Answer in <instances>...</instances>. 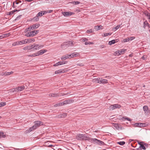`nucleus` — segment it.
<instances>
[{"label":"nucleus","instance_id":"obj_64","mask_svg":"<svg viewBox=\"0 0 150 150\" xmlns=\"http://www.w3.org/2000/svg\"><path fill=\"white\" fill-rule=\"evenodd\" d=\"M105 77L108 79H110V77L109 76H106Z\"/></svg>","mask_w":150,"mask_h":150},{"label":"nucleus","instance_id":"obj_39","mask_svg":"<svg viewBox=\"0 0 150 150\" xmlns=\"http://www.w3.org/2000/svg\"><path fill=\"white\" fill-rule=\"evenodd\" d=\"M111 34V33H104L103 35H102V36L103 37H105L108 36L110 35Z\"/></svg>","mask_w":150,"mask_h":150},{"label":"nucleus","instance_id":"obj_24","mask_svg":"<svg viewBox=\"0 0 150 150\" xmlns=\"http://www.w3.org/2000/svg\"><path fill=\"white\" fill-rule=\"evenodd\" d=\"M45 12H44V11H42L40 12H39L37 15L38 17H41L43 15L45 14Z\"/></svg>","mask_w":150,"mask_h":150},{"label":"nucleus","instance_id":"obj_43","mask_svg":"<svg viewBox=\"0 0 150 150\" xmlns=\"http://www.w3.org/2000/svg\"><path fill=\"white\" fill-rule=\"evenodd\" d=\"M39 20V17L36 15V16L35 17L33 18V20L34 21H38Z\"/></svg>","mask_w":150,"mask_h":150},{"label":"nucleus","instance_id":"obj_5","mask_svg":"<svg viewBox=\"0 0 150 150\" xmlns=\"http://www.w3.org/2000/svg\"><path fill=\"white\" fill-rule=\"evenodd\" d=\"M25 89V86H22L12 89H11V91L13 92H14L15 91L18 92L22 91Z\"/></svg>","mask_w":150,"mask_h":150},{"label":"nucleus","instance_id":"obj_40","mask_svg":"<svg viewBox=\"0 0 150 150\" xmlns=\"http://www.w3.org/2000/svg\"><path fill=\"white\" fill-rule=\"evenodd\" d=\"M6 105V103L5 102H1L0 103V107H2Z\"/></svg>","mask_w":150,"mask_h":150},{"label":"nucleus","instance_id":"obj_1","mask_svg":"<svg viewBox=\"0 0 150 150\" xmlns=\"http://www.w3.org/2000/svg\"><path fill=\"white\" fill-rule=\"evenodd\" d=\"M47 51V50H41L35 53L28 55L27 56L28 57H35L38 56L43 54Z\"/></svg>","mask_w":150,"mask_h":150},{"label":"nucleus","instance_id":"obj_21","mask_svg":"<svg viewBox=\"0 0 150 150\" xmlns=\"http://www.w3.org/2000/svg\"><path fill=\"white\" fill-rule=\"evenodd\" d=\"M100 78H97L94 79L92 80V82L93 83H100Z\"/></svg>","mask_w":150,"mask_h":150},{"label":"nucleus","instance_id":"obj_2","mask_svg":"<svg viewBox=\"0 0 150 150\" xmlns=\"http://www.w3.org/2000/svg\"><path fill=\"white\" fill-rule=\"evenodd\" d=\"M75 43V42L73 41L65 42L61 45V47L63 49H66L69 46L74 45Z\"/></svg>","mask_w":150,"mask_h":150},{"label":"nucleus","instance_id":"obj_14","mask_svg":"<svg viewBox=\"0 0 150 150\" xmlns=\"http://www.w3.org/2000/svg\"><path fill=\"white\" fill-rule=\"evenodd\" d=\"M126 51V50L125 49H122L116 51V54H117L118 55H120L123 54Z\"/></svg>","mask_w":150,"mask_h":150},{"label":"nucleus","instance_id":"obj_28","mask_svg":"<svg viewBox=\"0 0 150 150\" xmlns=\"http://www.w3.org/2000/svg\"><path fill=\"white\" fill-rule=\"evenodd\" d=\"M36 129L35 127H33V126L30 128L29 129H27L25 131L26 133L30 132L32 130Z\"/></svg>","mask_w":150,"mask_h":150},{"label":"nucleus","instance_id":"obj_22","mask_svg":"<svg viewBox=\"0 0 150 150\" xmlns=\"http://www.w3.org/2000/svg\"><path fill=\"white\" fill-rule=\"evenodd\" d=\"M108 83V80L105 79H103L102 78H100V84H106Z\"/></svg>","mask_w":150,"mask_h":150},{"label":"nucleus","instance_id":"obj_32","mask_svg":"<svg viewBox=\"0 0 150 150\" xmlns=\"http://www.w3.org/2000/svg\"><path fill=\"white\" fill-rule=\"evenodd\" d=\"M18 11L17 9L14 10L10 12H8L7 13V15H12L13 13L16 11Z\"/></svg>","mask_w":150,"mask_h":150},{"label":"nucleus","instance_id":"obj_36","mask_svg":"<svg viewBox=\"0 0 150 150\" xmlns=\"http://www.w3.org/2000/svg\"><path fill=\"white\" fill-rule=\"evenodd\" d=\"M120 27V25H117L116 27L113 28H112V30H113L114 31H115L116 30H117L118 29H119V28Z\"/></svg>","mask_w":150,"mask_h":150},{"label":"nucleus","instance_id":"obj_52","mask_svg":"<svg viewBox=\"0 0 150 150\" xmlns=\"http://www.w3.org/2000/svg\"><path fill=\"white\" fill-rule=\"evenodd\" d=\"M6 71L5 72H3L1 73L0 75L2 76H6Z\"/></svg>","mask_w":150,"mask_h":150},{"label":"nucleus","instance_id":"obj_23","mask_svg":"<svg viewBox=\"0 0 150 150\" xmlns=\"http://www.w3.org/2000/svg\"><path fill=\"white\" fill-rule=\"evenodd\" d=\"M118 41V39L113 40L110 41L109 42L108 44L109 45H111L112 44H114Z\"/></svg>","mask_w":150,"mask_h":150},{"label":"nucleus","instance_id":"obj_8","mask_svg":"<svg viewBox=\"0 0 150 150\" xmlns=\"http://www.w3.org/2000/svg\"><path fill=\"white\" fill-rule=\"evenodd\" d=\"M138 144L140 145L139 148L140 150H142V149L145 150L146 149V147H148V145L147 144H143V143L142 142H140Z\"/></svg>","mask_w":150,"mask_h":150},{"label":"nucleus","instance_id":"obj_46","mask_svg":"<svg viewBox=\"0 0 150 150\" xmlns=\"http://www.w3.org/2000/svg\"><path fill=\"white\" fill-rule=\"evenodd\" d=\"M118 144L121 145H123L125 144V142H118Z\"/></svg>","mask_w":150,"mask_h":150},{"label":"nucleus","instance_id":"obj_57","mask_svg":"<svg viewBox=\"0 0 150 150\" xmlns=\"http://www.w3.org/2000/svg\"><path fill=\"white\" fill-rule=\"evenodd\" d=\"M80 11L79 9L78 8L76 9L74 11V12H76L77 13L79 12Z\"/></svg>","mask_w":150,"mask_h":150},{"label":"nucleus","instance_id":"obj_48","mask_svg":"<svg viewBox=\"0 0 150 150\" xmlns=\"http://www.w3.org/2000/svg\"><path fill=\"white\" fill-rule=\"evenodd\" d=\"M128 40L129 41H132L133 40H134L135 38V37H131L130 38H128Z\"/></svg>","mask_w":150,"mask_h":150},{"label":"nucleus","instance_id":"obj_35","mask_svg":"<svg viewBox=\"0 0 150 150\" xmlns=\"http://www.w3.org/2000/svg\"><path fill=\"white\" fill-rule=\"evenodd\" d=\"M121 119L123 120H127L128 121H129L130 122H131L132 120V119L127 117H123Z\"/></svg>","mask_w":150,"mask_h":150},{"label":"nucleus","instance_id":"obj_6","mask_svg":"<svg viewBox=\"0 0 150 150\" xmlns=\"http://www.w3.org/2000/svg\"><path fill=\"white\" fill-rule=\"evenodd\" d=\"M121 107V105L118 104H115L111 105L108 108L109 110H111L116 108H120Z\"/></svg>","mask_w":150,"mask_h":150},{"label":"nucleus","instance_id":"obj_15","mask_svg":"<svg viewBox=\"0 0 150 150\" xmlns=\"http://www.w3.org/2000/svg\"><path fill=\"white\" fill-rule=\"evenodd\" d=\"M43 47V46L41 45H39L38 44H34L33 49V50H39L40 48L42 47Z\"/></svg>","mask_w":150,"mask_h":150},{"label":"nucleus","instance_id":"obj_56","mask_svg":"<svg viewBox=\"0 0 150 150\" xmlns=\"http://www.w3.org/2000/svg\"><path fill=\"white\" fill-rule=\"evenodd\" d=\"M77 65L81 67H83L84 66V64L82 63H79L77 64Z\"/></svg>","mask_w":150,"mask_h":150},{"label":"nucleus","instance_id":"obj_60","mask_svg":"<svg viewBox=\"0 0 150 150\" xmlns=\"http://www.w3.org/2000/svg\"><path fill=\"white\" fill-rule=\"evenodd\" d=\"M87 40H88L86 38H83V39L82 40V41L83 42H85L86 41H87Z\"/></svg>","mask_w":150,"mask_h":150},{"label":"nucleus","instance_id":"obj_59","mask_svg":"<svg viewBox=\"0 0 150 150\" xmlns=\"http://www.w3.org/2000/svg\"><path fill=\"white\" fill-rule=\"evenodd\" d=\"M146 58V57L145 56H143L142 57V59L143 60H145Z\"/></svg>","mask_w":150,"mask_h":150},{"label":"nucleus","instance_id":"obj_42","mask_svg":"<svg viewBox=\"0 0 150 150\" xmlns=\"http://www.w3.org/2000/svg\"><path fill=\"white\" fill-rule=\"evenodd\" d=\"M93 29H91L88 30L86 31V32L88 33H93Z\"/></svg>","mask_w":150,"mask_h":150},{"label":"nucleus","instance_id":"obj_34","mask_svg":"<svg viewBox=\"0 0 150 150\" xmlns=\"http://www.w3.org/2000/svg\"><path fill=\"white\" fill-rule=\"evenodd\" d=\"M57 94L54 93H50L49 94V96L50 97H55L58 96Z\"/></svg>","mask_w":150,"mask_h":150},{"label":"nucleus","instance_id":"obj_45","mask_svg":"<svg viewBox=\"0 0 150 150\" xmlns=\"http://www.w3.org/2000/svg\"><path fill=\"white\" fill-rule=\"evenodd\" d=\"M60 62V64L61 65L64 64H66L68 62L67 61H62V62Z\"/></svg>","mask_w":150,"mask_h":150},{"label":"nucleus","instance_id":"obj_63","mask_svg":"<svg viewBox=\"0 0 150 150\" xmlns=\"http://www.w3.org/2000/svg\"><path fill=\"white\" fill-rule=\"evenodd\" d=\"M27 47V46H26L25 47H24L23 48V49L24 50H28V47Z\"/></svg>","mask_w":150,"mask_h":150},{"label":"nucleus","instance_id":"obj_13","mask_svg":"<svg viewBox=\"0 0 150 150\" xmlns=\"http://www.w3.org/2000/svg\"><path fill=\"white\" fill-rule=\"evenodd\" d=\"M67 71L65 69H60L56 71L55 72V74H59L67 72Z\"/></svg>","mask_w":150,"mask_h":150},{"label":"nucleus","instance_id":"obj_10","mask_svg":"<svg viewBox=\"0 0 150 150\" xmlns=\"http://www.w3.org/2000/svg\"><path fill=\"white\" fill-rule=\"evenodd\" d=\"M112 125L116 129L119 130L122 129V127L121 126V125L118 123H113Z\"/></svg>","mask_w":150,"mask_h":150},{"label":"nucleus","instance_id":"obj_53","mask_svg":"<svg viewBox=\"0 0 150 150\" xmlns=\"http://www.w3.org/2000/svg\"><path fill=\"white\" fill-rule=\"evenodd\" d=\"M52 11V10H49L46 11H44V12H45V14L47 13H51Z\"/></svg>","mask_w":150,"mask_h":150},{"label":"nucleus","instance_id":"obj_55","mask_svg":"<svg viewBox=\"0 0 150 150\" xmlns=\"http://www.w3.org/2000/svg\"><path fill=\"white\" fill-rule=\"evenodd\" d=\"M34 32H35V36L37 34H38L39 33V30H34Z\"/></svg>","mask_w":150,"mask_h":150},{"label":"nucleus","instance_id":"obj_7","mask_svg":"<svg viewBox=\"0 0 150 150\" xmlns=\"http://www.w3.org/2000/svg\"><path fill=\"white\" fill-rule=\"evenodd\" d=\"M21 2V1L19 0H16L13 2L12 7L14 8H17Z\"/></svg>","mask_w":150,"mask_h":150},{"label":"nucleus","instance_id":"obj_17","mask_svg":"<svg viewBox=\"0 0 150 150\" xmlns=\"http://www.w3.org/2000/svg\"><path fill=\"white\" fill-rule=\"evenodd\" d=\"M71 56L70 54H67L64 55L63 56L61 57V59L62 60H65L69 58Z\"/></svg>","mask_w":150,"mask_h":150},{"label":"nucleus","instance_id":"obj_38","mask_svg":"<svg viewBox=\"0 0 150 150\" xmlns=\"http://www.w3.org/2000/svg\"><path fill=\"white\" fill-rule=\"evenodd\" d=\"M11 34L10 33H6L5 34H3V37L4 38L8 37Z\"/></svg>","mask_w":150,"mask_h":150},{"label":"nucleus","instance_id":"obj_11","mask_svg":"<svg viewBox=\"0 0 150 150\" xmlns=\"http://www.w3.org/2000/svg\"><path fill=\"white\" fill-rule=\"evenodd\" d=\"M143 110L144 112V113L146 114H148L150 113V110L148 107L147 105H145L143 107Z\"/></svg>","mask_w":150,"mask_h":150},{"label":"nucleus","instance_id":"obj_49","mask_svg":"<svg viewBox=\"0 0 150 150\" xmlns=\"http://www.w3.org/2000/svg\"><path fill=\"white\" fill-rule=\"evenodd\" d=\"M145 15L148 17L149 19L150 20V13H147L145 14Z\"/></svg>","mask_w":150,"mask_h":150},{"label":"nucleus","instance_id":"obj_26","mask_svg":"<svg viewBox=\"0 0 150 150\" xmlns=\"http://www.w3.org/2000/svg\"><path fill=\"white\" fill-rule=\"evenodd\" d=\"M67 116V114L66 113H62L59 114L58 117L59 118H63Z\"/></svg>","mask_w":150,"mask_h":150},{"label":"nucleus","instance_id":"obj_3","mask_svg":"<svg viewBox=\"0 0 150 150\" xmlns=\"http://www.w3.org/2000/svg\"><path fill=\"white\" fill-rule=\"evenodd\" d=\"M88 140L94 144H98L100 145H103L104 143L103 142L98 140L96 138H88Z\"/></svg>","mask_w":150,"mask_h":150},{"label":"nucleus","instance_id":"obj_25","mask_svg":"<svg viewBox=\"0 0 150 150\" xmlns=\"http://www.w3.org/2000/svg\"><path fill=\"white\" fill-rule=\"evenodd\" d=\"M79 55V53H73L71 54H70V55L71 56L70 57V58H73L74 57H76L78 55Z\"/></svg>","mask_w":150,"mask_h":150},{"label":"nucleus","instance_id":"obj_31","mask_svg":"<svg viewBox=\"0 0 150 150\" xmlns=\"http://www.w3.org/2000/svg\"><path fill=\"white\" fill-rule=\"evenodd\" d=\"M26 40V39H25L24 40H23L19 41V42L20 43V45H22L26 44L27 43Z\"/></svg>","mask_w":150,"mask_h":150},{"label":"nucleus","instance_id":"obj_29","mask_svg":"<svg viewBox=\"0 0 150 150\" xmlns=\"http://www.w3.org/2000/svg\"><path fill=\"white\" fill-rule=\"evenodd\" d=\"M36 129L35 127H33V126L30 128L29 129H27L25 131L26 133L30 132L32 130Z\"/></svg>","mask_w":150,"mask_h":150},{"label":"nucleus","instance_id":"obj_19","mask_svg":"<svg viewBox=\"0 0 150 150\" xmlns=\"http://www.w3.org/2000/svg\"><path fill=\"white\" fill-rule=\"evenodd\" d=\"M26 43H29L32 42H35V40L34 38H29L28 39H26Z\"/></svg>","mask_w":150,"mask_h":150},{"label":"nucleus","instance_id":"obj_51","mask_svg":"<svg viewBox=\"0 0 150 150\" xmlns=\"http://www.w3.org/2000/svg\"><path fill=\"white\" fill-rule=\"evenodd\" d=\"M73 3L75 5H77L79 4L80 3V2L78 1H74L73 2Z\"/></svg>","mask_w":150,"mask_h":150},{"label":"nucleus","instance_id":"obj_37","mask_svg":"<svg viewBox=\"0 0 150 150\" xmlns=\"http://www.w3.org/2000/svg\"><path fill=\"white\" fill-rule=\"evenodd\" d=\"M63 105L62 104V102H59V103H58L57 104H56L54 105V107H57V106H59Z\"/></svg>","mask_w":150,"mask_h":150},{"label":"nucleus","instance_id":"obj_61","mask_svg":"<svg viewBox=\"0 0 150 150\" xmlns=\"http://www.w3.org/2000/svg\"><path fill=\"white\" fill-rule=\"evenodd\" d=\"M30 46L31 47L30 48H31V49H33V47H34V44L33 45H30Z\"/></svg>","mask_w":150,"mask_h":150},{"label":"nucleus","instance_id":"obj_41","mask_svg":"<svg viewBox=\"0 0 150 150\" xmlns=\"http://www.w3.org/2000/svg\"><path fill=\"white\" fill-rule=\"evenodd\" d=\"M20 45V43L19 42V41L14 42L12 44V45L13 46H16V45Z\"/></svg>","mask_w":150,"mask_h":150},{"label":"nucleus","instance_id":"obj_33","mask_svg":"<svg viewBox=\"0 0 150 150\" xmlns=\"http://www.w3.org/2000/svg\"><path fill=\"white\" fill-rule=\"evenodd\" d=\"M147 26L148 27V28H150L148 23L147 21L144 22L143 26L144 28H145Z\"/></svg>","mask_w":150,"mask_h":150},{"label":"nucleus","instance_id":"obj_44","mask_svg":"<svg viewBox=\"0 0 150 150\" xmlns=\"http://www.w3.org/2000/svg\"><path fill=\"white\" fill-rule=\"evenodd\" d=\"M6 137V135L4 134V133L0 132V138H5Z\"/></svg>","mask_w":150,"mask_h":150},{"label":"nucleus","instance_id":"obj_50","mask_svg":"<svg viewBox=\"0 0 150 150\" xmlns=\"http://www.w3.org/2000/svg\"><path fill=\"white\" fill-rule=\"evenodd\" d=\"M60 62H58L57 63H56V64H54V66H59V65H60Z\"/></svg>","mask_w":150,"mask_h":150},{"label":"nucleus","instance_id":"obj_9","mask_svg":"<svg viewBox=\"0 0 150 150\" xmlns=\"http://www.w3.org/2000/svg\"><path fill=\"white\" fill-rule=\"evenodd\" d=\"M40 26V25L39 24H36L34 25H33L32 26H31L28 28H27V31H28V30L29 31L30 29H32V30H33L34 29L37 28H38Z\"/></svg>","mask_w":150,"mask_h":150},{"label":"nucleus","instance_id":"obj_47","mask_svg":"<svg viewBox=\"0 0 150 150\" xmlns=\"http://www.w3.org/2000/svg\"><path fill=\"white\" fill-rule=\"evenodd\" d=\"M93 42H85V45H87L89 44H93Z\"/></svg>","mask_w":150,"mask_h":150},{"label":"nucleus","instance_id":"obj_54","mask_svg":"<svg viewBox=\"0 0 150 150\" xmlns=\"http://www.w3.org/2000/svg\"><path fill=\"white\" fill-rule=\"evenodd\" d=\"M123 40L124 42H126L129 41L128 40V38H125V39H124Z\"/></svg>","mask_w":150,"mask_h":150},{"label":"nucleus","instance_id":"obj_18","mask_svg":"<svg viewBox=\"0 0 150 150\" xmlns=\"http://www.w3.org/2000/svg\"><path fill=\"white\" fill-rule=\"evenodd\" d=\"M73 101L72 100H64L63 102H62V104L63 105L67 104L69 103H71Z\"/></svg>","mask_w":150,"mask_h":150},{"label":"nucleus","instance_id":"obj_20","mask_svg":"<svg viewBox=\"0 0 150 150\" xmlns=\"http://www.w3.org/2000/svg\"><path fill=\"white\" fill-rule=\"evenodd\" d=\"M85 137L84 135L83 134H79L76 137V138L78 140H81Z\"/></svg>","mask_w":150,"mask_h":150},{"label":"nucleus","instance_id":"obj_62","mask_svg":"<svg viewBox=\"0 0 150 150\" xmlns=\"http://www.w3.org/2000/svg\"><path fill=\"white\" fill-rule=\"evenodd\" d=\"M27 46V47H28V50H31V48H30L31 47L30 46V45H28V46Z\"/></svg>","mask_w":150,"mask_h":150},{"label":"nucleus","instance_id":"obj_30","mask_svg":"<svg viewBox=\"0 0 150 150\" xmlns=\"http://www.w3.org/2000/svg\"><path fill=\"white\" fill-rule=\"evenodd\" d=\"M135 124L139 126L142 127H145L146 125V124L144 123H136Z\"/></svg>","mask_w":150,"mask_h":150},{"label":"nucleus","instance_id":"obj_4","mask_svg":"<svg viewBox=\"0 0 150 150\" xmlns=\"http://www.w3.org/2000/svg\"><path fill=\"white\" fill-rule=\"evenodd\" d=\"M32 29H30L29 31H27V28L25 30V35L28 37H33L35 36V33L34 30H31Z\"/></svg>","mask_w":150,"mask_h":150},{"label":"nucleus","instance_id":"obj_58","mask_svg":"<svg viewBox=\"0 0 150 150\" xmlns=\"http://www.w3.org/2000/svg\"><path fill=\"white\" fill-rule=\"evenodd\" d=\"M13 71H11L10 72H8V75L9 76V75H11V74H13Z\"/></svg>","mask_w":150,"mask_h":150},{"label":"nucleus","instance_id":"obj_16","mask_svg":"<svg viewBox=\"0 0 150 150\" xmlns=\"http://www.w3.org/2000/svg\"><path fill=\"white\" fill-rule=\"evenodd\" d=\"M42 122L40 121H37L35 122V125L33 126V127H35V129L39 127L41 125Z\"/></svg>","mask_w":150,"mask_h":150},{"label":"nucleus","instance_id":"obj_12","mask_svg":"<svg viewBox=\"0 0 150 150\" xmlns=\"http://www.w3.org/2000/svg\"><path fill=\"white\" fill-rule=\"evenodd\" d=\"M74 13L70 11H67L65 12H63L62 14L65 16H70L74 14Z\"/></svg>","mask_w":150,"mask_h":150},{"label":"nucleus","instance_id":"obj_27","mask_svg":"<svg viewBox=\"0 0 150 150\" xmlns=\"http://www.w3.org/2000/svg\"><path fill=\"white\" fill-rule=\"evenodd\" d=\"M94 28L96 30H98L100 29H103V26L101 25L96 26L94 27Z\"/></svg>","mask_w":150,"mask_h":150}]
</instances>
